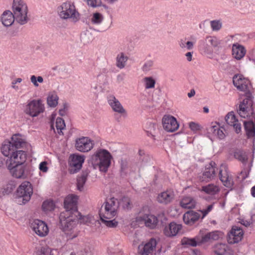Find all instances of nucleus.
Listing matches in <instances>:
<instances>
[{
    "mask_svg": "<svg viewBox=\"0 0 255 255\" xmlns=\"http://www.w3.org/2000/svg\"><path fill=\"white\" fill-rule=\"evenodd\" d=\"M127 168V164L126 161H122L121 164V171L124 172Z\"/></svg>",
    "mask_w": 255,
    "mask_h": 255,
    "instance_id": "nucleus-59",
    "label": "nucleus"
},
{
    "mask_svg": "<svg viewBox=\"0 0 255 255\" xmlns=\"http://www.w3.org/2000/svg\"><path fill=\"white\" fill-rule=\"evenodd\" d=\"M206 38L212 48L217 47L220 44V40L216 37L207 36Z\"/></svg>",
    "mask_w": 255,
    "mask_h": 255,
    "instance_id": "nucleus-41",
    "label": "nucleus"
},
{
    "mask_svg": "<svg viewBox=\"0 0 255 255\" xmlns=\"http://www.w3.org/2000/svg\"><path fill=\"white\" fill-rule=\"evenodd\" d=\"M99 216L101 223L108 228H115L117 227L118 222L116 219H112L114 217H107L103 215V206L99 210Z\"/></svg>",
    "mask_w": 255,
    "mask_h": 255,
    "instance_id": "nucleus-23",
    "label": "nucleus"
},
{
    "mask_svg": "<svg viewBox=\"0 0 255 255\" xmlns=\"http://www.w3.org/2000/svg\"><path fill=\"white\" fill-rule=\"evenodd\" d=\"M219 126L218 124L216 125H212L207 128V131L209 133L212 134L214 136H216L217 131L219 128Z\"/></svg>",
    "mask_w": 255,
    "mask_h": 255,
    "instance_id": "nucleus-46",
    "label": "nucleus"
},
{
    "mask_svg": "<svg viewBox=\"0 0 255 255\" xmlns=\"http://www.w3.org/2000/svg\"><path fill=\"white\" fill-rule=\"evenodd\" d=\"M30 80H31V82L33 84V85L35 87L38 86V84L37 81V77L35 76H34V75L31 76L30 77Z\"/></svg>",
    "mask_w": 255,
    "mask_h": 255,
    "instance_id": "nucleus-56",
    "label": "nucleus"
},
{
    "mask_svg": "<svg viewBox=\"0 0 255 255\" xmlns=\"http://www.w3.org/2000/svg\"><path fill=\"white\" fill-rule=\"evenodd\" d=\"M211 27L213 31H218L222 27V23L220 20H212L210 22Z\"/></svg>",
    "mask_w": 255,
    "mask_h": 255,
    "instance_id": "nucleus-43",
    "label": "nucleus"
},
{
    "mask_svg": "<svg viewBox=\"0 0 255 255\" xmlns=\"http://www.w3.org/2000/svg\"><path fill=\"white\" fill-rule=\"evenodd\" d=\"M87 4L93 7L100 6L101 5V0H87Z\"/></svg>",
    "mask_w": 255,
    "mask_h": 255,
    "instance_id": "nucleus-47",
    "label": "nucleus"
},
{
    "mask_svg": "<svg viewBox=\"0 0 255 255\" xmlns=\"http://www.w3.org/2000/svg\"><path fill=\"white\" fill-rule=\"evenodd\" d=\"M211 239L213 240H217L219 239V236L215 232H210Z\"/></svg>",
    "mask_w": 255,
    "mask_h": 255,
    "instance_id": "nucleus-57",
    "label": "nucleus"
},
{
    "mask_svg": "<svg viewBox=\"0 0 255 255\" xmlns=\"http://www.w3.org/2000/svg\"><path fill=\"white\" fill-rule=\"evenodd\" d=\"M81 215H69L65 216V218H61L59 216L60 223L64 231L72 230L75 226L79 219H81Z\"/></svg>",
    "mask_w": 255,
    "mask_h": 255,
    "instance_id": "nucleus-13",
    "label": "nucleus"
},
{
    "mask_svg": "<svg viewBox=\"0 0 255 255\" xmlns=\"http://www.w3.org/2000/svg\"><path fill=\"white\" fill-rule=\"evenodd\" d=\"M218 168L215 162L212 161L206 165L202 173L199 176V180L201 182H209L214 179L218 171Z\"/></svg>",
    "mask_w": 255,
    "mask_h": 255,
    "instance_id": "nucleus-9",
    "label": "nucleus"
},
{
    "mask_svg": "<svg viewBox=\"0 0 255 255\" xmlns=\"http://www.w3.org/2000/svg\"><path fill=\"white\" fill-rule=\"evenodd\" d=\"M7 166L13 177L16 178H26V176L24 174L25 165L24 164H20V168H15L16 164H12V163H8Z\"/></svg>",
    "mask_w": 255,
    "mask_h": 255,
    "instance_id": "nucleus-21",
    "label": "nucleus"
},
{
    "mask_svg": "<svg viewBox=\"0 0 255 255\" xmlns=\"http://www.w3.org/2000/svg\"><path fill=\"white\" fill-rule=\"evenodd\" d=\"M245 47L238 43L233 44L232 47V54L236 59H242L246 54Z\"/></svg>",
    "mask_w": 255,
    "mask_h": 255,
    "instance_id": "nucleus-29",
    "label": "nucleus"
},
{
    "mask_svg": "<svg viewBox=\"0 0 255 255\" xmlns=\"http://www.w3.org/2000/svg\"><path fill=\"white\" fill-rule=\"evenodd\" d=\"M112 157L109 151L99 149L90 157L89 163L92 164L94 169H99L101 172L106 173L111 165Z\"/></svg>",
    "mask_w": 255,
    "mask_h": 255,
    "instance_id": "nucleus-3",
    "label": "nucleus"
},
{
    "mask_svg": "<svg viewBox=\"0 0 255 255\" xmlns=\"http://www.w3.org/2000/svg\"><path fill=\"white\" fill-rule=\"evenodd\" d=\"M210 236L211 234L210 233H208L207 234L205 235L202 237V239L200 241H199V243L202 244L208 242V241L211 240Z\"/></svg>",
    "mask_w": 255,
    "mask_h": 255,
    "instance_id": "nucleus-50",
    "label": "nucleus"
},
{
    "mask_svg": "<svg viewBox=\"0 0 255 255\" xmlns=\"http://www.w3.org/2000/svg\"><path fill=\"white\" fill-rule=\"evenodd\" d=\"M85 160V156L78 153L71 154L69 158V172L75 174L80 171Z\"/></svg>",
    "mask_w": 255,
    "mask_h": 255,
    "instance_id": "nucleus-8",
    "label": "nucleus"
},
{
    "mask_svg": "<svg viewBox=\"0 0 255 255\" xmlns=\"http://www.w3.org/2000/svg\"><path fill=\"white\" fill-rule=\"evenodd\" d=\"M55 204L52 201H45L42 205V209L45 211H51L54 209Z\"/></svg>",
    "mask_w": 255,
    "mask_h": 255,
    "instance_id": "nucleus-40",
    "label": "nucleus"
},
{
    "mask_svg": "<svg viewBox=\"0 0 255 255\" xmlns=\"http://www.w3.org/2000/svg\"><path fill=\"white\" fill-rule=\"evenodd\" d=\"M189 126L191 130L194 132H197L201 129V127L199 124L193 122L189 123Z\"/></svg>",
    "mask_w": 255,
    "mask_h": 255,
    "instance_id": "nucleus-44",
    "label": "nucleus"
},
{
    "mask_svg": "<svg viewBox=\"0 0 255 255\" xmlns=\"http://www.w3.org/2000/svg\"><path fill=\"white\" fill-rule=\"evenodd\" d=\"M128 57L123 52L119 54L116 58V66L120 69H123L126 65Z\"/></svg>",
    "mask_w": 255,
    "mask_h": 255,
    "instance_id": "nucleus-35",
    "label": "nucleus"
},
{
    "mask_svg": "<svg viewBox=\"0 0 255 255\" xmlns=\"http://www.w3.org/2000/svg\"><path fill=\"white\" fill-rule=\"evenodd\" d=\"M58 12L60 18L63 19L71 18L76 22L79 19V14L75 5L70 2L63 3L58 7Z\"/></svg>",
    "mask_w": 255,
    "mask_h": 255,
    "instance_id": "nucleus-5",
    "label": "nucleus"
},
{
    "mask_svg": "<svg viewBox=\"0 0 255 255\" xmlns=\"http://www.w3.org/2000/svg\"><path fill=\"white\" fill-rule=\"evenodd\" d=\"M180 205L183 208L192 209L195 208L196 206V202L195 200L191 197H184L180 202Z\"/></svg>",
    "mask_w": 255,
    "mask_h": 255,
    "instance_id": "nucleus-31",
    "label": "nucleus"
},
{
    "mask_svg": "<svg viewBox=\"0 0 255 255\" xmlns=\"http://www.w3.org/2000/svg\"><path fill=\"white\" fill-rule=\"evenodd\" d=\"M153 62L152 60H148L144 63L142 67V70L144 72H147L150 70L151 67L153 66Z\"/></svg>",
    "mask_w": 255,
    "mask_h": 255,
    "instance_id": "nucleus-45",
    "label": "nucleus"
},
{
    "mask_svg": "<svg viewBox=\"0 0 255 255\" xmlns=\"http://www.w3.org/2000/svg\"><path fill=\"white\" fill-rule=\"evenodd\" d=\"M181 224H177L174 222H171L168 226L164 229V235L168 237L175 236L182 229Z\"/></svg>",
    "mask_w": 255,
    "mask_h": 255,
    "instance_id": "nucleus-24",
    "label": "nucleus"
},
{
    "mask_svg": "<svg viewBox=\"0 0 255 255\" xmlns=\"http://www.w3.org/2000/svg\"><path fill=\"white\" fill-rule=\"evenodd\" d=\"M33 193V189L29 182L24 181L18 187L16 190V196L19 199H22L23 204L28 202Z\"/></svg>",
    "mask_w": 255,
    "mask_h": 255,
    "instance_id": "nucleus-7",
    "label": "nucleus"
},
{
    "mask_svg": "<svg viewBox=\"0 0 255 255\" xmlns=\"http://www.w3.org/2000/svg\"><path fill=\"white\" fill-rule=\"evenodd\" d=\"M44 111V106L40 100H33L30 101L26 106L24 112L26 114L32 117L38 116Z\"/></svg>",
    "mask_w": 255,
    "mask_h": 255,
    "instance_id": "nucleus-11",
    "label": "nucleus"
},
{
    "mask_svg": "<svg viewBox=\"0 0 255 255\" xmlns=\"http://www.w3.org/2000/svg\"><path fill=\"white\" fill-rule=\"evenodd\" d=\"M107 100L109 104L110 105L114 111L120 114H123L126 112V111L123 106L114 96L109 95L107 97Z\"/></svg>",
    "mask_w": 255,
    "mask_h": 255,
    "instance_id": "nucleus-26",
    "label": "nucleus"
},
{
    "mask_svg": "<svg viewBox=\"0 0 255 255\" xmlns=\"http://www.w3.org/2000/svg\"><path fill=\"white\" fill-rule=\"evenodd\" d=\"M225 134L223 132V131L220 129V127H219V128L217 131V132H216V136L218 138H219V139H223L225 137Z\"/></svg>",
    "mask_w": 255,
    "mask_h": 255,
    "instance_id": "nucleus-53",
    "label": "nucleus"
},
{
    "mask_svg": "<svg viewBox=\"0 0 255 255\" xmlns=\"http://www.w3.org/2000/svg\"><path fill=\"white\" fill-rule=\"evenodd\" d=\"M233 82L238 90L245 92V98L241 102L237 109L238 113L243 118L250 116L255 118V104L252 94L253 87L250 80L242 75H235L233 78Z\"/></svg>",
    "mask_w": 255,
    "mask_h": 255,
    "instance_id": "nucleus-1",
    "label": "nucleus"
},
{
    "mask_svg": "<svg viewBox=\"0 0 255 255\" xmlns=\"http://www.w3.org/2000/svg\"><path fill=\"white\" fill-rule=\"evenodd\" d=\"M214 252L216 255H227V254H233L227 245L225 244H217L215 246Z\"/></svg>",
    "mask_w": 255,
    "mask_h": 255,
    "instance_id": "nucleus-30",
    "label": "nucleus"
},
{
    "mask_svg": "<svg viewBox=\"0 0 255 255\" xmlns=\"http://www.w3.org/2000/svg\"><path fill=\"white\" fill-rule=\"evenodd\" d=\"M94 144L93 141L89 137L82 136L76 139L75 146L77 150L86 152L92 149Z\"/></svg>",
    "mask_w": 255,
    "mask_h": 255,
    "instance_id": "nucleus-14",
    "label": "nucleus"
},
{
    "mask_svg": "<svg viewBox=\"0 0 255 255\" xmlns=\"http://www.w3.org/2000/svg\"><path fill=\"white\" fill-rule=\"evenodd\" d=\"M156 246V240L154 239H151L145 244L139 245L138 247V254L139 255H153Z\"/></svg>",
    "mask_w": 255,
    "mask_h": 255,
    "instance_id": "nucleus-19",
    "label": "nucleus"
},
{
    "mask_svg": "<svg viewBox=\"0 0 255 255\" xmlns=\"http://www.w3.org/2000/svg\"><path fill=\"white\" fill-rule=\"evenodd\" d=\"M55 126L57 133L60 135H63L62 130L65 128L64 120L61 118H57L56 120Z\"/></svg>",
    "mask_w": 255,
    "mask_h": 255,
    "instance_id": "nucleus-38",
    "label": "nucleus"
},
{
    "mask_svg": "<svg viewBox=\"0 0 255 255\" xmlns=\"http://www.w3.org/2000/svg\"><path fill=\"white\" fill-rule=\"evenodd\" d=\"M137 219L139 221L143 222L145 226L151 229L156 228L159 222L157 217L150 214L148 211L144 214L140 212Z\"/></svg>",
    "mask_w": 255,
    "mask_h": 255,
    "instance_id": "nucleus-12",
    "label": "nucleus"
},
{
    "mask_svg": "<svg viewBox=\"0 0 255 255\" xmlns=\"http://www.w3.org/2000/svg\"><path fill=\"white\" fill-rule=\"evenodd\" d=\"M22 81V79L18 78H17L15 80L12 81V88L13 89H17V87L15 86L14 85L17 84V83H20Z\"/></svg>",
    "mask_w": 255,
    "mask_h": 255,
    "instance_id": "nucleus-55",
    "label": "nucleus"
},
{
    "mask_svg": "<svg viewBox=\"0 0 255 255\" xmlns=\"http://www.w3.org/2000/svg\"><path fill=\"white\" fill-rule=\"evenodd\" d=\"M240 223L246 227L249 226L251 224L250 222H249L247 220H245L244 219L241 220L240 221Z\"/></svg>",
    "mask_w": 255,
    "mask_h": 255,
    "instance_id": "nucleus-60",
    "label": "nucleus"
},
{
    "mask_svg": "<svg viewBox=\"0 0 255 255\" xmlns=\"http://www.w3.org/2000/svg\"><path fill=\"white\" fill-rule=\"evenodd\" d=\"M195 94V91L194 89H191L189 93H188V96L189 98H191L194 96Z\"/></svg>",
    "mask_w": 255,
    "mask_h": 255,
    "instance_id": "nucleus-62",
    "label": "nucleus"
},
{
    "mask_svg": "<svg viewBox=\"0 0 255 255\" xmlns=\"http://www.w3.org/2000/svg\"><path fill=\"white\" fill-rule=\"evenodd\" d=\"M201 191L209 195H214L219 191V189L216 185L209 184L208 185L202 186Z\"/></svg>",
    "mask_w": 255,
    "mask_h": 255,
    "instance_id": "nucleus-33",
    "label": "nucleus"
},
{
    "mask_svg": "<svg viewBox=\"0 0 255 255\" xmlns=\"http://www.w3.org/2000/svg\"><path fill=\"white\" fill-rule=\"evenodd\" d=\"M199 240L198 237H196L194 238H189L188 237H183L181 240V244L182 245L188 247H196L199 243Z\"/></svg>",
    "mask_w": 255,
    "mask_h": 255,
    "instance_id": "nucleus-32",
    "label": "nucleus"
},
{
    "mask_svg": "<svg viewBox=\"0 0 255 255\" xmlns=\"http://www.w3.org/2000/svg\"><path fill=\"white\" fill-rule=\"evenodd\" d=\"M213 205H210L207 207V209H206L205 210L201 211V212L203 214L202 218H203L205 216H206L209 213V212H210L212 210V209H213Z\"/></svg>",
    "mask_w": 255,
    "mask_h": 255,
    "instance_id": "nucleus-52",
    "label": "nucleus"
},
{
    "mask_svg": "<svg viewBox=\"0 0 255 255\" xmlns=\"http://www.w3.org/2000/svg\"><path fill=\"white\" fill-rule=\"evenodd\" d=\"M39 168L40 171H42L43 172H46L48 170V167L47 166V162L43 161L41 162L39 164Z\"/></svg>",
    "mask_w": 255,
    "mask_h": 255,
    "instance_id": "nucleus-51",
    "label": "nucleus"
},
{
    "mask_svg": "<svg viewBox=\"0 0 255 255\" xmlns=\"http://www.w3.org/2000/svg\"><path fill=\"white\" fill-rule=\"evenodd\" d=\"M33 231L40 237L46 236L49 232L47 224L43 221L36 219L34 220L30 225Z\"/></svg>",
    "mask_w": 255,
    "mask_h": 255,
    "instance_id": "nucleus-17",
    "label": "nucleus"
},
{
    "mask_svg": "<svg viewBox=\"0 0 255 255\" xmlns=\"http://www.w3.org/2000/svg\"><path fill=\"white\" fill-rule=\"evenodd\" d=\"M198 47L200 52L203 54L210 55L213 52V49L210 45L206 38L199 40Z\"/></svg>",
    "mask_w": 255,
    "mask_h": 255,
    "instance_id": "nucleus-27",
    "label": "nucleus"
},
{
    "mask_svg": "<svg viewBox=\"0 0 255 255\" xmlns=\"http://www.w3.org/2000/svg\"><path fill=\"white\" fill-rule=\"evenodd\" d=\"M179 45L182 48H185L186 43L184 42V41L182 40L179 43Z\"/></svg>",
    "mask_w": 255,
    "mask_h": 255,
    "instance_id": "nucleus-63",
    "label": "nucleus"
},
{
    "mask_svg": "<svg viewBox=\"0 0 255 255\" xmlns=\"http://www.w3.org/2000/svg\"><path fill=\"white\" fill-rule=\"evenodd\" d=\"M234 157L241 161L242 162H246L248 160V156L245 152L241 149H237L233 153Z\"/></svg>",
    "mask_w": 255,
    "mask_h": 255,
    "instance_id": "nucleus-36",
    "label": "nucleus"
},
{
    "mask_svg": "<svg viewBox=\"0 0 255 255\" xmlns=\"http://www.w3.org/2000/svg\"><path fill=\"white\" fill-rule=\"evenodd\" d=\"M26 151L18 149L7 159L6 165H8V163H12V164H16L15 168H20V164L24 163L26 160Z\"/></svg>",
    "mask_w": 255,
    "mask_h": 255,
    "instance_id": "nucleus-15",
    "label": "nucleus"
},
{
    "mask_svg": "<svg viewBox=\"0 0 255 255\" xmlns=\"http://www.w3.org/2000/svg\"><path fill=\"white\" fill-rule=\"evenodd\" d=\"M68 111V106L66 103L63 105V108L59 110V114L61 116H64L67 114Z\"/></svg>",
    "mask_w": 255,
    "mask_h": 255,
    "instance_id": "nucleus-49",
    "label": "nucleus"
},
{
    "mask_svg": "<svg viewBox=\"0 0 255 255\" xmlns=\"http://www.w3.org/2000/svg\"><path fill=\"white\" fill-rule=\"evenodd\" d=\"M224 168H225L224 171L223 169H220L219 171V178L225 186L232 188L234 185L233 177L226 167H224Z\"/></svg>",
    "mask_w": 255,
    "mask_h": 255,
    "instance_id": "nucleus-20",
    "label": "nucleus"
},
{
    "mask_svg": "<svg viewBox=\"0 0 255 255\" xmlns=\"http://www.w3.org/2000/svg\"><path fill=\"white\" fill-rule=\"evenodd\" d=\"M251 194L254 197H255V185L253 186L251 188Z\"/></svg>",
    "mask_w": 255,
    "mask_h": 255,
    "instance_id": "nucleus-64",
    "label": "nucleus"
},
{
    "mask_svg": "<svg viewBox=\"0 0 255 255\" xmlns=\"http://www.w3.org/2000/svg\"><path fill=\"white\" fill-rule=\"evenodd\" d=\"M225 120L227 123L233 126L235 132L239 133L241 131V124L239 123L238 119H236L234 112L229 113L225 117Z\"/></svg>",
    "mask_w": 255,
    "mask_h": 255,
    "instance_id": "nucleus-25",
    "label": "nucleus"
},
{
    "mask_svg": "<svg viewBox=\"0 0 255 255\" xmlns=\"http://www.w3.org/2000/svg\"><path fill=\"white\" fill-rule=\"evenodd\" d=\"M25 142L20 137L18 134L13 135L11 140L5 141L2 144L0 150L2 154L9 158L18 149L23 147Z\"/></svg>",
    "mask_w": 255,
    "mask_h": 255,
    "instance_id": "nucleus-4",
    "label": "nucleus"
},
{
    "mask_svg": "<svg viewBox=\"0 0 255 255\" xmlns=\"http://www.w3.org/2000/svg\"><path fill=\"white\" fill-rule=\"evenodd\" d=\"M102 206L104 208L103 215L107 217H116L119 207L118 200L114 197L106 200Z\"/></svg>",
    "mask_w": 255,
    "mask_h": 255,
    "instance_id": "nucleus-10",
    "label": "nucleus"
},
{
    "mask_svg": "<svg viewBox=\"0 0 255 255\" xmlns=\"http://www.w3.org/2000/svg\"><path fill=\"white\" fill-rule=\"evenodd\" d=\"M13 13L10 10H5L1 16V21L2 24L8 27L11 26L15 20L21 25L28 22L27 6L22 0H13L12 4Z\"/></svg>",
    "mask_w": 255,
    "mask_h": 255,
    "instance_id": "nucleus-2",
    "label": "nucleus"
},
{
    "mask_svg": "<svg viewBox=\"0 0 255 255\" xmlns=\"http://www.w3.org/2000/svg\"><path fill=\"white\" fill-rule=\"evenodd\" d=\"M243 235V229L240 227L234 226L228 234V242L230 244L237 243L242 240Z\"/></svg>",
    "mask_w": 255,
    "mask_h": 255,
    "instance_id": "nucleus-16",
    "label": "nucleus"
},
{
    "mask_svg": "<svg viewBox=\"0 0 255 255\" xmlns=\"http://www.w3.org/2000/svg\"><path fill=\"white\" fill-rule=\"evenodd\" d=\"M200 214L192 210L186 212L183 215V220L185 224L191 226L194 224L200 218Z\"/></svg>",
    "mask_w": 255,
    "mask_h": 255,
    "instance_id": "nucleus-22",
    "label": "nucleus"
},
{
    "mask_svg": "<svg viewBox=\"0 0 255 255\" xmlns=\"http://www.w3.org/2000/svg\"><path fill=\"white\" fill-rule=\"evenodd\" d=\"M124 77H125V75L124 74H119L117 76V81L119 82H121L124 80Z\"/></svg>",
    "mask_w": 255,
    "mask_h": 255,
    "instance_id": "nucleus-61",
    "label": "nucleus"
},
{
    "mask_svg": "<svg viewBox=\"0 0 255 255\" xmlns=\"http://www.w3.org/2000/svg\"><path fill=\"white\" fill-rule=\"evenodd\" d=\"M88 176L87 173H83L80 176H78L77 179V185L79 190L82 191L85 184Z\"/></svg>",
    "mask_w": 255,
    "mask_h": 255,
    "instance_id": "nucleus-37",
    "label": "nucleus"
},
{
    "mask_svg": "<svg viewBox=\"0 0 255 255\" xmlns=\"http://www.w3.org/2000/svg\"><path fill=\"white\" fill-rule=\"evenodd\" d=\"M193 52H188L185 54L188 61L190 62L192 60Z\"/></svg>",
    "mask_w": 255,
    "mask_h": 255,
    "instance_id": "nucleus-58",
    "label": "nucleus"
},
{
    "mask_svg": "<svg viewBox=\"0 0 255 255\" xmlns=\"http://www.w3.org/2000/svg\"><path fill=\"white\" fill-rule=\"evenodd\" d=\"M144 79L146 89H150L154 87L155 81L152 77H145Z\"/></svg>",
    "mask_w": 255,
    "mask_h": 255,
    "instance_id": "nucleus-42",
    "label": "nucleus"
},
{
    "mask_svg": "<svg viewBox=\"0 0 255 255\" xmlns=\"http://www.w3.org/2000/svg\"><path fill=\"white\" fill-rule=\"evenodd\" d=\"M78 196L73 194L69 195L65 198L64 202L65 210L60 213L61 218H65V216L69 215H81L78 211Z\"/></svg>",
    "mask_w": 255,
    "mask_h": 255,
    "instance_id": "nucleus-6",
    "label": "nucleus"
},
{
    "mask_svg": "<svg viewBox=\"0 0 255 255\" xmlns=\"http://www.w3.org/2000/svg\"><path fill=\"white\" fill-rule=\"evenodd\" d=\"M59 97L55 92L49 93L47 98L48 105L52 108L55 107L58 104Z\"/></svg>",
    "mask_w": 255,
    "mask_h": 255,
    "instance_id": "nucleus-34",
    "label": "nucleus"
},
{
    "mask_svg": "<svg viewBox=\"0 0 255 255\" xmlns=\"http://www.w3.org/2000/svg\"><path fill=\"white\" fill-rule=\"evenodd\" d=\"M103 20V15L99 12L94 13L91 19V22L96 25L100 24Z\"/></svg>",
    "mask_w": 255,
    "mask_h": 255,
    "instance_id": "nucleus-39",
    "label": "nucleus"
},
{
    "mask_svg": "<svg viewBox=\"0 0 255 255\" xmlns=\"http://www.w3.org/2000/svg\"><path fill=\"white\" fill-rule=\"evenodd\" d=\"M174 194L170 191H165L159 194L157 197V201L161 204L166 205L170 203L174 199Z\"/></svg>",
    "mask_w": 255,
    "mask_h": 255,
    "instance_id": "nucleus-28",
    "label": "nucleus"
},
{
    "mask_svg": "<svg viewBox=\"0 0 255 255\" xmlns=\"http://www.w3.org/2000/svg\"><path fill=\"white\" fill-rule=\"evenodd\" d=\"M50 251L48 247H42L38 252V255H49Z\"/></svg>",
    "mask_w": 255,
    "mask_h": 255,
    "instance_id": "nucleus-48",
    "label": "nucleus"
},
{
    "mask_svg": "<svg viewBox=\"0 0 255 255\" xmlns=\"http://www.w3.org/2000/svg\"><path fill=\"white\" fill-rule=\"evenodd\" d=\"M194 46V43L192 41H187L186 42V46L185 48L188 50H190L193 49Z\"/></svg>",
    "mask_w": 255,
    "mask_h": 255,
    "instance_id": "nucleus-54",
    "label": "nucleus"
},
{
    "mask_svg": "<svg viewBox=\"0 0 255 255\" xmlns=\"http://www.w3.org/2000/svg\"><path fill=\"white\" fill-rule=\"evenodd\" d=\"M162 125L164 129L168 132H174L179 128V124L174 117L165 115L162 118Z\"/></svg>",
    "mask_w": 255,
    "mask_h": 255,
    "instance_id": "nucleus-18",
    "label": "nucleus"
}]
</instances>
